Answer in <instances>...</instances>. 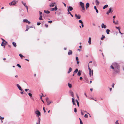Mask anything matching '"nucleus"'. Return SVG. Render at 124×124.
Here are the masks:
<instances>
[{
	"instance_id": "1",
	"label": "nucleus",
	"mask_w": 124,
	"mask_h": 124,
	"mask_svg": "<svg viewBox=\"0 0 124 124\" xmlns=\"http://www.w3.org/2000/svg\"><path fill=\"white\" fill-rule=\"evenodd\" d=\"M112 65L110 66V68L114 70L116 72L118 73L119 72V66L118 64L116 62H114L112 63Z\"/></svg>"
},
{
	"instance_id": "2",
	"label": "nucleus",
	"mask_w": 124,
	"mask_h": 124,
	"mask_svg": "<svg viewBox=\"0 0 124 124\" xmlns=\"http://www.w3.org/2000/svg\"><path fill=\"white\" fill-rule=\"evenodd\" d=\"M18 1H16L15 0H14L10 3H9V5H15L17 3V2Z\"/></svg>"
},
{
	"instance_id": "3",
	"label": "nucleus",
	"mask_w": 124,
	"mask_h": 124,
	"mask_svg": "<svg viewBox=\"0 0 124 124\" xmlns=\"http://www.w3.org/2000/svg\"><path fill=\"white\" fill-rule=\"evenodd\" d=\"M80 5L82 9L83 10H85V9L84 7V3L81 1H80Z\"/></svg>"
},
{
	"instance_id": "4",
	"label": "nucleus",
	"mask_w": 124,
	"mask_h": 124,
	"mask_svg": "<svg viewBox=\"0 0 124 124\" xmlns=\"http://www.w3.org/2000/svg\"><path fill=\"white\" fill-rule=\"evenodd\" d=\"M61 10L60 9H58L56 12H55V13H57L58 15H59L61 14Z\"/></svg>"
},
{
	"instance_id": "5",
	"label": "nucleus",
	"mask_w": 124,
	"mask_h": 124,
	"mask_svg": "<svg viewBox=\"0 0 124 124\" xmlns=\"http://www.w3.org/2000/svg\"><path fill=\"white\" fill-rule=\"evenodd\" d=\"M22 3L23 4V5L25 6V7L26 8L27 10V12H28V6H27L26 3H24L23 1H22Z\"/></svg>"
},
{
	"instance_id": "6",
	"label": "nucleus",
	"mask_w": 124,
	"mask_h": 124,
	"mask_svg": "<svg viewBox=\"0 0 124 124\" xmlns=\"http://www.w3.org/2000/svg\"><path fill=\"white\" fill-rule=\"evenodd\" d=\"M112 8H110L108 10L106 14L107 15H108L109 13H112L113 11L111 10Z\"/></svg>"
},
{
	"instance_id": "7",
	"label": "nucleus",
	"mask_w": 124,
	"mask_h": 124,
	"mask_svg": "<svg viewBox=\"0 0 124 124\" xmlns=\"http://www.w3.org/2000/svg\"><path fill=\"white\" fill-rule=\"evenodd\" d=\"M75 17L77 18V19H80L81 18V16L79 15H77V14H75Z\"/></svg>"
},
{
	"instance_id": "8",
	"label": "nucleus",
	"mask_w": 124,
	"mask_h": 124,
	"mask_svg": "<svg viewBox=\"0 0 124 124\" xmlns=\"http://www.w3.org/2000/svg\"><path fill=\"white\" fill-rule=\"evenodd\" d=\"M35 113L38 116H40V112L38 110H37L35 111Z\"/></svg>"
},
{
	"instance_id": "9",
	"label": "nucleus",
	"mask_w": 124,
	"mask_h": 124,
	"mask_svg": "<svg viewBox=\"0 0 124 124\" xmlns=\"http://www.w3.org/2000/svg\"><path fill=\"white\" fill-rule=\"evenodd\" d=\"M57 9V8L56 6V5L55 7L54 8H51L50 10L52 11H56Z\"/></svg>"
},
{
	"instance_id": "10",
	"label": "nucleus",
	"mask_w": 124,
	"mask_h": 124,
	"mask_svg": "<svg viewBox=\"0 0 124 124\" xmlns=\"http://www.w3.org/2000/svg\"><path fill=\"white\" fill-rule=\"evenodd\" d=\"M16 86L21 91H23V90L22 89L21 87L19 84H17L16 85Z\"/></svg>"
},
{
	"instance_id": "11",
	"label": "nucleus",
	"mask_w": 124,
	"mask_h": 124,
	"mask_svg": "<svg viewBox=\"0 0 124 124\" xmlns=\"http://www.w3.org/2000/svg\"><path fill=\"white\" fill-rule=\"evenodd\" d=\"M56 4L55 2L52 3L51 4H50L49 6L51 7H54V5Z\"/></svg>"
},
{
	"instance_id": "12",
	"label": "nucleus",
	"mask_w": 124,
	"mask_h": 124,
	"mask_svg": "<svg viewBox=\"0 0 124 124\" xmlns=\"http://www.w3.org/2000/svg\"><path fill=\"white\" fill-rule=\"evenodd\" d=\"M106 25L104 24V23H102L101 24V28H104L105 29L106 28Z\"/></svg>"
},
{
	"instance_id": "13",
	"label": "nucleus",
	"mask_w": 124,
	"mask_h": 124,
	"mask_svg": "<svg viewBox=\"0 0 124 124\" xmlns=\"http://www.w3.org/2000/svg\"><path fill=\"white\" fill-rule=\"evenodd\" d=\"M69 93L70 94L71 96L73 98L74 96L73 92L71 90H70L69 91Z\"/></svg>"
},
{
	"instance_id": "14",
	"label": "nucleus",
	"mask_w": 124,
	"mask_h": 124,
	"mask_svg": "<svg viewBox=\"0 0 124 124\" xmlns=\"http://www.w3.org/2000/svg\"><path fill=\"white\" fill-rule=\"evenodd\" d=\"M72 51L71 50H69L68 53V54L69 55H71L72 54Z\"/></svg>"
},
{
	"instance_id": "15",
	"label": "nucleus",
	"mask_w": 124,
	"mask_h": 124,
	"mask_svg": "<svg viewBox=\"0 0 124 124\" xmlns=\"http://www.w3.org/2000/svg\"><path fill=\"white\" fill-rule=\"evenodd\" d=\"M7 43H5L4 42H2V43L1 44V46H3L4 45H6L7 44Z\"/></svg>"
},
{
	"instance_id": "16",
	"label": "nucleus",
	"mask_w": 124,
	"mask_h": 124,
	"mask_svg": "<svg viewBox=\"0 0 124 124\" xmlns=\"http://www.w3.org/2000/svg\"><path fill=\"white\" fill-rule=\"evenodd\" d=\"M72 100L73 105H76V104H75V101L74 98H72Z\"/></svg>"
},
{
	"instance_id": "17",
	"label": "nucleus",
	"mask_w": 124,
	"mask_h": 124,
	"mask_svg": "<svg viewBox=\"0 0 124 124\" xmlns=\"http://www.w3.org/2000/svg\"><path fill=\"white\" fill-rule=\"evenodd\" d=\"M81 71L80 70H79L78 73L77 75L79 76H80L81 75Z\"/></svg>"
},
{
	"instance_id": "18",
	"label": "nucleus",
	"mask_w": 124,
	"mask_h": 124,
	"mask_svg": "<svg viewBox=\"0 0 124 124\" xmlns=\"http://www.w3.org/2000/svg\"><path fill=\"white\" fill-rule=\"evenodd\" d=\"M89 6V4L88 3H87L86 4L85 6L86 8L87 9L88 8Z\"/></svg>"
},
{
	"instance_id": "19",
	"label": "nucleus",
	"mask_w": 124,
	"mask_h": 124,
	"mask_svg": "<svg viewBox=\"0 0 124 124\" xmlns=\"http://www.w3.org/2000/svg\"><path fill=\"white\" fill-rule=\"evenodd\" d=\"M91 38H90V37L89 38L88 42L89 43V44L90 45L91 44Z\"/></svg>"
},
{
	"instance_id": "20",
	"label": "nucleus",
	"mask_w": 124,
	"mask_h": 124,
	"mask_svg": "<svg viewBox=\"0 0 124 124\" xmlns=\"http://www.w3.org/2000/svg\"><path fill=\"white\" fill-rule=\"evenodd\" d=\"M68 8H69L70 11H72L73 9L72 7L71 6L68 7Z\"/></svg>"
},
{
	"instance_id": "21",
	"label": "nucleus",
	"mask_w": 124,
	"mask_h": 124,
	"mask_svg": "<svg viewBox=\"0 0 124 124\" xmlns=\"http://www.w3.org/2000/svg\"><path fill=\"white\" fill-rule=\"evenodd\" d=\"M72 69L70 67L69 68V70L68 72V73H69L72 71Z\"/></svg>"
},
{
	"instance_id": "22",
	"label": "nucleus",
	"mask_w": 124,
	"mask_h": 124,
	"mask_svg": "<svg viewBox=\"0 0 124 124\" xmlns=\"http://www.w3.org/2000/svg\"><path fill=\"white\" fill-rule=\"evenodd\" d=\"M78 71V69H76L73 72L74 73H77Z\"/></svg>"
},
{
	"instance_id": "23",
	"label": "nucleus",
	"mask_w": 124,
	"mask_h": 124,
	"mask_svg": "<svg viewBox=\"0 0 124 124\" xmlns=\"http://www.w3.org/2000/svg\"><path fill=\"white\" fill-rule=\"evenodd\" d=\"M44 12L46 14H49L50 13V12L48 10H44Z\"/></svg>"
},
{
	"instance_id": "24",
	"label": "nucleus",
	"mask_w": 124,
	"mask_h": 124,
	"mask_svg": "<svg viewBox=\"0 0 124 124\" xmlns=\"http://www.w3.org/2000/svg\"><path fill=\"white\" fill-rule=\"evenodd\" d=\"M108 6V5H106L104 6L103 8V9H104L107 8Z\"/></svg>"
},
{
	"instance_id": "25",
	"label": "nucleus",
	"mask_w": 124,
	"mask_h": 124,
	"mask_svg": "<svg viewBox=\"0 0 124 124\" xmlns=\"http://www.w3.org/2000/svg\"><path fill=\"white\" fill-rule=\"evenodd\" d=\"M97 5H99L100 4V2L98 0H96L95 1Z\"/></svg>"
},
{
	"instance_id": "26",
	"label": "nucleus",
	"mask_w": 124,
	"mask_h": 124,
	"mask_svg": "<svg viewBox=\"0 0 124 124\" xmlns=\"http://www.w3.org/2000/svg\"><path fill=\"white\" fill-rule=\"evenodd\" d=\"M12 44L15 47H16V43L15 42H12Z\"/></svg>"
},
{
	"instance_id": "27",
	"label": "nucleus",
	"mask_w": 124,
	"mask_h": 124,
	"mask_svg": "<svg viewBox=\"0 0 124 124\" xmlns=\"http://www.w3.org/2000/svg\"><path fill=\"white\" fill-rule=\"evenodd\" d=\"M28 21V20L26 19H25L23 20V22L25 23H27Z\"/></svg>"
},
{
	"instance_id": "28",
	"label": "nucleus",
	"mask_w": 124,
	"mask_h": 124,
	"mask_svg": "<svg viewBox=\"0 0 124 124\" xmlns=\"http://www.w3.org/2000/svg\"><path fill=\"white\" fill-rule=\"evenodd\" d=\"M42 15H40L39 17V20H43V19L42 18Z\"/></svg>"
},
{
	"instance_id": "29",
	"label": "nucleus",
	"mask_w": 124,
	"mask_h": 124,
	"mask_svg": "<svg viewBox=\"0 0 124 124\" xmlns=\"http://www.w3.org/2000/svg\"><path fill=\"white\" fill-rule=\"evenodd\" d=\"M94 9H95L96 12L97 13H98V9H97L96 8V7L95 6H94Z\"/></svg>"
},
{
	"instance_id": "30",
	"label": "nucleus",
	"mask_w": 124,
	"mask_h": 124,
	"mask_svg": "<svg viewBox=\"0 0 124 124\" xmlns=\"http://www.w3.org/2000/svg\"><path fill=\"white\" fill-rule=\"evenodd\" d=\"M106 31L107 34H109V32L110 31V30L109 29H107L106 30Z\"/></svg>"
},
{
	"instance_id": "31",
	"label": "nucleus",
	"mask_w": 124,
	"mask_h": 124,
	"mask_svg": "<svg viewBox=\"0 0 124 124\" xmlns=\"http://www.w3.org/2000/svg\"><path fill=\"white\" fill-rule=\"evenodd\" d=\"M68 86L70 88H71L72 86V85L71 84H70V83H68Z\"/></svg>"
},
{
	"instance_id": "32",
	"label": "nucleus",
	"mask_w": 124,
	"mask_h": 124,
	"mask_svg": "<svg viewBox=\"0 0 124 124\" xmlns=\"http://www.w3.org/2000/svg\"><path fill=\"white\" fill-rule=\"evenodd\" d=\"M105 38V36H104L103 35H102V37L101 38V40H103Z\"/></svg>"
},
{
	"instance_id": "33",
	"label": "nucleus",
	"mask_w": 124,
	"mask_h": 124,
	"mask_svg": "<svg viewBox=\"0 0 124 124\" xmlns=\"http://www.w3.org/2000/svg\"><path fill=\"white\" fill-rule=\"evenodd\" d=\"M67 14H70V16H71V17H73V15L72 14H71V12H68V13Z\"/></svg>"
},
{
	"instance_id": "34",
	"label": "nucleus",
	"mask_w": 124,
	"mask_h": 124,
	"mask_svg": "<svg viewBox=\"0 0 124 124\" xmlns=\"http://www.w3.org/2000/svg\"><path fill=\"white\" fill-rule=\"evenodd\" d=\"M76 101L77 103L78 106V107L79 106V102H78V101L77 100H76Z\"/></svg>"
},
{
	"instance_id": "35",
	"label": "nucleus",
	"mask_w": 124,
	"mask_h": 124,
	"mask_svg": "<svg viewBox=\"0 0 124 124\" xmlns=\"http://www.w3.org/2000/svg\"><path fill=\"white\" fill-rule=\"evenodd\" d=\"M50 101L49 100L48 101H47V105H48L50 104L51 103H52V102H50Z\"/></svg>"
},
{
	"instance_id": "36",
	"label": "nucleus",
	"mask_w": 124,
	"mask_h": 124,
	"mask_svg": "<svg viewBox=\"0 0 124 124\" xmlns=\"http://www.w3.org/2000/svg\"><path fill=\"white\" fill-rule=\"evenodd\" d=\"M40 119L39 117L38 118V121L39 122V124H40Z\"/></svg>"
},
{
	"instance_id": "37",
	"label": "nucleus",
	"mask_w": 124,
	"mask_h": 124,
	"mask_svg": "<svg viewBox=\"0 0 124 124\" xmlns=\"http://www.w3.org/2000/svg\"><path fill=\"white\" fill-rule=\"evenodd\" d=\"M78 22H79L81 23V24H83V22L81 20H79L78 21Z\"/></svg>"
},
{
	"instance_id": "38",
	"label": "nucleus",
	"mask_w": 124,
	"mask_h": 124,
	"mask_svg": "<svg viewBox=\"0 0 124 124\" xmlns=\"http://www.w3.org/2000/svg\"><path fill=\"white\" fill-rule=\"evenodd\" d=\"M19 56L21 57V58H22L23 57H24V56H23V55L21 54H19Z\"/></svg>"
},
{
	"instance_id": "39",
	"label": "nucleus",
	"mask_w": 124,
	"mask_h": 124,
	"mask_svg": "<svg viewBox=\"0 0 124 124\" xmlns=\"http://www.w3.org/2000/svg\"><path fill=\"white\" fill-rule=\"evenodd\" d=\"M91 71H89V76L90 77H91L92 76L91 74Z\"/></svg>"
},
{
	"instance_id": "40",
	"label": "nucleus",
	"mask_w": 124,
	"mask_h": 124,
	"mask_svg": "<svg viewBox=\"0 0 124 124\" xmlns=\"http://www.w3.org/2000/svg\"><path fill=\"white\" fill-rule=\"evenodd\" d=\"M79 119L80 121V124H83V122H82V121H81V120L80 119V118H79Z\"/></svg>"
},
{
	"instance_id": "41",
	"label": "nucleus",
	"mask_w": 124,
	"mask_h": 124,
	"mask_svg": "<svg viewBox=\"0 0 124 124\" xmlns=\"http://www.w3.org/2000/svg\"><path fill=\"white\" fill-rule=\"evenodd\" d=\"M1 39L3 40L2 42H5L6 43H7V41H6L4 39H3L2 38H1Z\"/></svg>"
},
{
	"instance_id": "42",
	"label": "nucleus",
	"mask_w": 124,
	"mask_h": 124,
	"mask_svg": "<svg viewBox=\"0 0 124 124\" xmlns=\"http://www.w3.org/2000/svg\"><path fill=\"white\" fill-rule=\"evenodd\" d=\"M43 109L44 110V113H45L46 112V111L45 110V108L44 107H43Z\"/></svg>"
},
{
	"instance_id": "43",
	"label": "nucleus",
	"mask_w": 124,
	"mask_h": 124,
	"mask_svg": "<svg viewBox=\"0 0 124 124\" xmlns=\"http://www.w3.org/2000/svg\"><path fill=\"white\" fill-rule=\"evenodd\" d=\"M116 124H119L118 122V120H117L116 122Z\"/></svg>"
},
{
	"instance_id": "44",
	"label": "nucleus",
	"mask_w": 124,
	"mask_h": 124,
	"mask_svg": "<svg viewBox=\"0 0 124 124\" xmlns=\"http://www.w3.org/2000/svg\"><path fill=\"white\" fill-rule=\"evenodd\" d=\"M28 95L30 97H31L32 96V94L31 93H29Z\"/></svg>"
},
{
	"instance_id": "45",
	"label": "nucleus",
	"mask_w": 124,
	"mask_h": 124,
	"mask_svg": "<svg viewBox=\"0 0 124 124\" xmlns=\"http://www.w3.org/2000/svg\"><path fill=\"white\" fill-rule=\"evenodd\" d=\"M17 66L20 68H21V65L19 64H17Z\"/></svg>"
},
{
	"instance_id": "46",
	"label": "nucleus",
	"mask_w": 124,
	"mask_h": 124,
	"mask_svg": "<svg viewBox=\"0 0 124 124\" xmlns=\"http://www.w3.org/2000/svg\"><path fill=\"white\" fill-rule=\"evenodd\" d=\"M88 116V115L86 114L84 116V117L85 118H87Z\"/></svg>"
},
{
	"instance_id": "47",
	"label": "nucleus",
	"mask_w": 124,
	"mask_h": 124,
	"mask_svg": "<svg viewBox=\"0 0 124 124\" xmlns=\"http://www.w3.org/2000/svg\"><path fill=\"white\" fill-rule=\"evenodd\" d=\"M74 111L75 113H76L77 112V109L76 108H75L74 109Z\"/></svg>"
},
{
	"instance_id": "48",
	"label": "nucleus",
	"mask_w": 124,
	"mask_h": 124,
	"mask_svg": "<svg viewBox=\"0 0 124 124\" xmlns=\"http://www.w3.org/2000/svg\"><path fill=\"white\" fill-rule=\"evenodd\" d=\"M115 27L118 30V31L120 30V28L119 27H117L116 26Z\"/></svg>"
},
{
	"instance_id": "49",
	"label": "nucleus",
	"mask_w": 124,
	"mask_h": 124,
	"mask_svg": "<svg viewBox=\"0 0 124 124\" xmlns=\"http://www.w3.org/2000/svg\"><path fill=\"white\" fill-rule=\"evenodd\" d=\"M85 80L87 81V82H86V83H89V81H88V79H87V78L85 79Z\"/></svg>"
},
{
	"instance_id": "50",
	"label": "nucleus",
	"mask_w": 124,
	"mask_h": 124,
	"mask_svg": "<svg viewBox=\"0 0 124 124\" xmlns=\"http://www.w3.org/2000/svg\"><path fill=\"white\" fill-rule=\"evenodd\" d=\"M46 101H48L49 100L48 98L47 97L46 98Z\"/></svg>"
},
{
	"instance_id": "51",
	"label": "nucleus",
	"mask_w": 124,
	"mask_h": 124,
	"mask_svg": "<svg viewBox=\"0 0 124 124\" xmlns=\"http://www.w3.org/2000/svg\"><path fill=\"white\" fill-rule=\"evenodd\" d=\"M48 23H52V21H49L48 22Z\"/></svg>"
},
{
	"instance_id": "52",
	"label": "nucleus",
	"mask_w": 124,
	"mask_h": 124,
	"mask_svg": "<svg viewBox=\"0 0 124 124\" xmlns=\"http://www.w3.org/2000/svg\"><path fill=\"white\" fill-rule=\"evenodd\" d=\"M31 27H29V28H27L26 30H25V31H27L28 30H29V29L30 28H31Z\"/></svg>"
},
{
	"instance_id": "53",
	"label": "nucleus",
	"mask_w": 124,
	"mask_h": 124,
	"mask_svg": "<svg viewBox=\"0 0 124 124\" xmlns=\"http://www.w3.org/2000/svg\"><path fill=\"white\" fill-rule=\"evenodd\" d=\"M41 23L40 22H38L37 23V25H40Z\"/></svg>"
},
{
	"instance_id": "54",
	"label": "nucleus",
	"mask_w": 124,
	"mask_h": 124,
	"mask_svg": "<svg viewBox=\"0 0 124 124\" xmlns=\"http://www.w3.org/2000/svg\"><path fill=\"white\" fill-rule=\"evenodd\" d=\"M4 119V117H2L0 116V119Z\"/></svg>"
},
{
	"instance_id": "55",
	"label": "nucleus",
	"mask_w": 124,
	"mask_h": 124,
	"mask_svg": "<svg viewBox=\"0 0 124 124\" xmlns=\"http://www.w3.org/2000/svg\"><path fill=\"white\" fill-rule=\"evenodd\" d=\"M45 26L47 28L48 27V25L46 24H45Z\"/></svg>"
},
{
	"instance_id": "56",
	"label": "nucleus",
	"mask_w": 124,
	"mask_h": 124,
	"mask_svg": "<svg viewBox=\"0 0 124 124\" xmlns=\"http://www.w3.org/2000/svg\"><path fill=\"white\" fill-rule=\"evenodd\" d=\"M88 69L89 71H91V70L90 68L89 67V66H88Z\"/></svg>"
},
{
	"instance_id": "57",
	"label": "nucleus",
	"mask_w": 124,
	"mask_h": 124,
	"mask_svg": "<svg viewBox=\"0 0 124 124\" xmlns=\"http://www.w3.org/2000/svg\"><path fill=\"white\" fill-rule=\"evenodd\" d=\"M93 70H91V73H92V74H91L92 75H93Z\"/></svg>"
},
{
	"instance_id": "58",
	"label": "nucleus",
	"mask_w": 124,
	"mask_h": 124,
	"mask_svg": "<svg viewBox=\"0 0 124 124\" xmlns=\"http://www.w3.org/2000/svg\"><path fill=\"white\" fill-rule=\"evenodd\" d=\"M81 113L82 115H84V113L82 112V111L81 110Z\"/></svg>"
},
{
	"instance_id": "59",
	"label": "nucleus",
	"mask_w": 124,
	"mask_h": 124,
	"mask_svg": "<svg viewBox=\"0 0 124 124\" xmlns=\"http://www.w3.org/2000/svg\"><path fill=\"white\" fill-rule=\"evenodd\" d=\"M77 97L78 98V100H79V96H78V95L77 94Z\"/></svg>"
},
{
	"instance_id": "60",
	"label": "nucleus",
	"mask_w": 124,
	"mask_h": 124,
	"mask_svg": "<svg viewBox=\"0 0 124 124\" xmlns=\"http://www.w3.org/2000/svg\"><path fill=\"white\" fill-rule=\"evenodd\" d=\"M76 60L77 61H78V57H76Z\"/></svg>"
},
{
	"instance_id": "61",
	"label": "nucleus",
	"mask_w": 124,
	"mask_h": 124,
	"mask_svg": "<svg viewBox=\"0 0 124 124\" xmlns=\"http://www.w3.org/2000/svg\"><path fill=\"white\" fill-rule=\"evenodd\" d=\"M115 85V84L114 83H113V85H112V87L113 88L114 87V85Z\"/></svg>"
},
{
	"instance_id": "62",
	"label": "nucleus",
	"mask_w": 124,
	"mask_h": 124,
	"mask_svg": "<svg viewBox=\"0 0 124 124\" xmlns=\"http://www.w3.org/2000/svg\"><path fill=\"white\" fill-rule=\"evenodd\" d=\"M25 91L27 92L28 90H29V89H25Z\"/></svg>"
},
{
	"instance_id": "63",
	"label": "nucleus",
	"mask_w": 124,
	"mask_h": 124,
	"mask_svg": "<svg viewBox=\"0 0 124 124\" xmlns=\"http://www.w3.org/2000/svg\"><path fill=\"white\" fill-rule=\"evenodd\" d=\"M42 13L39 11V15H42Z\"/></svg>"
},
{
	"instance_id": "64",
	"label": "nucleus",
	"mask_w": 124,
	"mask_h": 124,
	"mask_svg": "<svg viewBox=\"0 0 124 124\" xmlns=\"http://www.w3.org/2000/svg\"><path fill=\"white\" fill-rule=\"evenodd\" d=\"M115 24H118V21H117V22H115Z\"/></svg>"
}]
</instances>
